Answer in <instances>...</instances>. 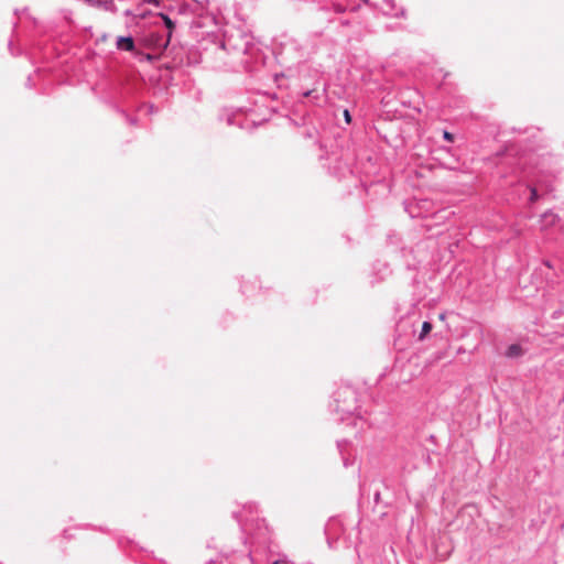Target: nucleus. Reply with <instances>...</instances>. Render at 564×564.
<instances>
[{
	"label": "nucleus",
	"mask_w": 564,
	"mask_h": 564,
	"mask_svg": "<svg viewBox=\"0 0 564 564\" xmlns=\"http://www.w3.org/2000/svg\"><path fill=\"white\" fill-rule=\"evenodd\" d=\"M117 47L122 51H133L134 42L131 36H119L117 40Z\"/></svg>",
	"instance_id": "obj_1"
},
{
	"label": "nucleus",
	"mask_w": 564,
	"mask_h": 564,
	"mask_svg": "<svg viewBox=\"0 0 564 564\" xmlns=\"http://www.w3.org/2000/svg\"><path fill=\"white\" fill-rule=\"evenodd\" d=\"M523 355V349L518 344L510 345L506 350V356L508 358H518Z\"/></svg>",
	"instance_id": "obj_2"
},
{
	"label": "nucleus",
	"mask_w": 564,
	"mask_h": 564,
	"mask_svg": "<svg viewBox=\"0 0 564 564\" xmlns=\"http://www.w3.org/2000/svg\"><path fill=\"white\" fill-rule=\"evenodd\" d=\"M542 223L544 224L543 227L551 226L555 224L557 216L553 214L552 212H546L541 217Z\"/></svg>",
	"instance_id": "obj_3"
},
{
	"label": "nucleus",
	"mask_w": 564,
	"mask_h": 564,
	"mask_svg": "<svg viewBox=\"0 0 564 564\" xmlns=\"http://www.w3.org/2000/svg\"><path fill=\"white\" fill-rule=\"evenodd\" d=\"M431 329H432V324L430 322H424L422 324V330H421V334L419 335V339L423 340L425 338V336L431 332Z\"/></svg>",
	"instance_id": "obj_4"
},
{
	"label": "nucleus",
	"mask_w": 564,
	"mask_h": 564,
	"mask_svg": "<svg viewBox=\"0 0 564 564\" xmlns=\"http://www.w3.org/2000/svg\"><path fill=\"white\" fill-rule=\"evenodd\" d=\"M159 15L162 18V20L164 21V24L166 25V28L171 31L174 29L175 24L174 22L170 19L169 15L164 14V13H159Z\"/></svg>",
	"instance_id": "obj_5"
},
{
	"label": "nucleus",
	"mask_w": 564,
	"mask_h": 564,
	"mask_svg": "<svg viewBox=\"0 0 564 564\" xmlns=\"http://www.w3.org/2000/svg\"><path fill=\"white\" fill-rule=\"evenodd\" d=\"M337 445L340 451V454L344 455V445H346V441L338 442ZM343 462H344L345 467H348L350 465V463L348 462V458L345 456H343Z\"/></svg>",
	"instance_id": "obj_6"
},
{
	"label": "nucleus",
	"mask_w": 564,
	"mask_h": 564,
	"mask_svg": "<svg viewBox=\"0 0 564 564\" xmlns=\"http://www.w3.org/2000/svg\"><path fill=\"white\" fill-rule=\"evenodd\" d=\"M124 15H127V17L133 15V17H139L140 19H144L148 15V13L147 12H142V13H139V14H134L131 10H126L124 11Z\"/></svg>",
	"instance_id": "obj_7"
},
{
	"label": "nucleus",
	"mask_w": 564,
	"mask_h": 564,
	"mask_svg": "<svg viewBox=\"0 0 564 564\" xmlns=\"http://www.w3.org/2000/svg\"><path fill=\"white\" fill-rule=\"evenodd\" d=\"M538 199V191L535 187L531 188L530 202L534 203Z\"/></svg>",
	"instance_id": "obj_8"
},
{
	"label": "nucleus",
	"mask_w": 564,
	"mask_h": 564,
	"mask_svg": "<svg viewBox=\"0 0 564 564\" xmlns=\"http://www.w3.org/2000/svg\"><path fill=\"white\" fill-rule=\"evenodd\" d=\"M443 138L448 142H452L454 140V135L446 130L443 132Z\"/></svg>",
	"instance_id": "obj_9"
},
{
	"label": "nucleus",
	"mask_w": 564,
	"mask_h": 564,
	"mask_svg": "<svg viewBox=\"0 0 564 564\" xmlns=\"http://www.w3.org/2000/svg\"><path fill=\"white\" fill-rule=\"evenodd\" d=\"M144 1L148 2V3L154 4L156 7H159L161 4L160 0H144Z\"/></svg>",
	"instance_id": "obj_10"
},
{
	"label": "nucleus",
	"mask_w": 564,
	"mask_h": 564,
	"mask_svg": "<svg viewBox=\"0 0 564 564\" xmlns=\"http://www.w3.org/2000/svg\"><path fill=\"white\" fill-rule=\"evenodd\" d=\"M344 116H345L346 121L349 122L350 121V115H349L348 110L344 111Z\"/></svg>",
	"instance_id": "obj_11"
},
{
	"label": "nucleus",
	"mask_w": 564,
	"mask_h": 564,
	"mask_svg": "<svg viewBox=\"0 0 564 564\" xmlns=\"http://www.w3.org/2000/svg\"><path fill=\"white\" fill-rule=\"evenodd\" d=\"M313 90H307L303 94L304 97H310L312 95Z\"/></svg>",
	"instance_id": "obj_12"
},
{
	"label": "nucleus",
	"mask_w": 564,
	"mask_h": 564,
	"mask_svg": "<svg viewBox=\"0 0 564 564\" xmlns=\"http://www.w3.org/2000/svg\"><path fill=\"white\" fill-rule=\"evenodd\" d=\"M341 411H344V412H350V408H347V409H346V408H343V409H341Z\"/></svg>",
	"instance_id": "obj_13"
},
{
	"label": "nucleus",
	"mask_w": 564,
	"mask_h": 564,
	"mask_svg": "<svg viewBox=\"0 0 564 564\" xmlns=\"http://www.w3.org/2000/svg\"><path fill=\"white\" fill-rule=\"evenodd\" d=\"M273 564H284V563L280 562V561H276Z\"/></svg>",
	"instance_id": "obj_14"
}]
</instances>
